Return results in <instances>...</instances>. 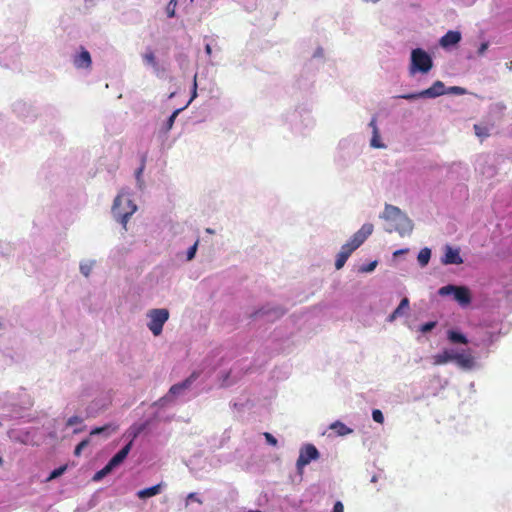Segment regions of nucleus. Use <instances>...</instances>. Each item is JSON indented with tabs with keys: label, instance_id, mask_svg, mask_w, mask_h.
<instances>
[{
	"label": "nucleus",
	"instance_id": "nucleus-5",
	"mask_svg": "<svg viewBox=\"0 0 512 512\" xmlns=\"http://www.w3.org/2000/svg\"><path fill=\"white\" fill-rule=\"evenodd\" d=\"M320 458V452L314 444L306 443L300 447L299 456L296 461V469L299 475H302L304 468L312 461Z\"/></svg>",
	"mask_w": 512,
	"mask_h": 512
},
{
	"label": "nucleus",
	"instance_id": "nucleus-1",
	"mask_svg": "<svg viewBox=\"0 0 512 512\" xmlns=\"http://www.w3.org/2000/svg\"><path fill=\"white\" fill-rule=\"evenodd\" d=\"M373 229L374 227L372 224H364L356 233L353 234L347 243L342 245L335 261V268L337 270L341 269L345 265L350 255L372 234Z\"/></svg>",
	"mask_w": 512,
	"mask_h": 512
},
{
	"label": "nucleus",
	"instance_id": "nucleus-14",
	"mask_svg": "<svg viewBox=\"0 0 512 512\" xmlns=\"http://www.w3.org/2000/svg\"><path fill=\"white\" fill-rule=\"evenodd\" d=\"M461 41V33L459 31H448L444 36L441 37L439 43L441 47L447 48L458 44Z\"/></svg>",
	"mask_w": 512,
	"mask_h": 512
},
{
	"label": "nucleus",
	"instance_id": "nucleus-41",
	"mask_svg": "<svg viewBox=\"0 0 512 512\" xmlns=\"http://www.w3.org/2000/svg\"><path fill=\"white\" fill-rule=\"evenodd\" d=\"M178 111H175L168 119V127L171 128L176 118Z\"/></svg>",
	"mask_w": 512,
	"mask_h": 512
},
{
	"label": "nucleus",
	"instance_id": "nucleus-4",
	"mask_svg": "<svg viewBox=\"0 0 512 512\" xmlns=\"http://www.w3.org/2000/svg\"><path fill=\"white\" fill-rule=\"evenodd\" d=\"M136 205L125 194L119 193L114 199L112 213L116 220L126 229L129 217L136 211Z\"/></svg>",
	"mask_w": 512,
	"mask_h": 512
},
{
	"label": "nucleus",
	"instance_id": "nucleus-9",
	"mask_svg": "<svg viewBox=\"0 0 512 512\" xmlns=\"http://www.w3.org/2000/svg\"><path fill=\"white\" fill-rule=\"evenodd\" d=\"M445 93V85L442 81H436L434 84L421 92L417 93H409L397 96V98H402L406 100H415L418 98H435L441 96Z\"/></svg>",
	"mask_w": 512,
	"mask_h": 512
},
{
	"label": "nucleus",
	"instance_id": "nucleus-48",
	"mask_svg": "<svg viewBox=\"0 0 512 512\" xmlns=\"http://www.w3.org/2000/svg\"><path fill=\"white\" fill-rule=\"evenodd\" d=\"M0 464H2V458L0 457Z\"/></svg>",
	"mask_w": 512,
	"mask_h": 512
},
{
	"label": "nucleus",
	"instance_id": "nucleus-22",
	"mask_svg": "<svg viewBox=\"0 0 512 512\" xmlns=\"http://www.w3.org/2000/svg\"><path fill=\"white\" fill-rule=\"evenodd\" d=\"M431 258V250L429 248H423L420 250L417 260L420 266L424 267L429 263Z\"/></svg>",
	"mask_w": 512,
	"mask_h": 512
},
{
	"label": "nucleus",
	"instance_id": "nucleus-11",
	"mask_svg": "<svg viewBox=\"0 0 512 512\" xmlns=\"http://www.w3.org/2000/svg\"><path fill=\"white\" fill-rule=\"evenodd\" d=\"M442 263L445 265L455 264L460 265L463 263V259L460 256L459 249L452 248L451 246L445 247V254L442 258Z\"/></svg>",
	"mask_w": 512,
	"mask_h": 512
},
{
	"label": "nucleus",
	"instance_id": "nucleus-26",
	"mask_svg": "<svg viewBox=\"0 0 512 512\" xmlns=\"http://www.w3.org/2000/svg\"><path fill=\"white\" fill-rule=\"evenodd\" d=\"M89 445V439H84L82 440L76 447H75V450H74V455L75 456H80L81 453H82V450L84 448H86L87 446Z\"/></svg>",
	"mask_w": 512,
	"mask_h": 512
},
{
	"label": "nucleus",
	"instance_id": "nucleus-16",
	"mask_svg": "<svg viewBox=\"0 0 512 512\" xmlns=\"http://www.w3.org/2000/svg\"><path fill=\"white\" fill-rule=\"evenodd\" d=\"M454 354L455 352L453 350H444L443 352L433 356V363L434 365H443L450 361H454Z\"/></svg>",
	"mask_w": 512,
	"mask_h": 512
},
{
	"label": "nucleus",
	"instance_id": "nucleus-40",
	"mask_svg": "<svg viewBox=\"0 0 512 512\" xmlns=\"http://www.w3.org/2000/svg\"><path fill=\"white\" fill-rule=\"evenodd\" d=\"M144 167H145V157H143L142 159V164L141 166L138 168V170L136 171V177L137 179L140 178V175L142 174L143 170H144Z\"/></svg>",
	"mask_w": 512,
	"mask_h": 512
},
{
	"label": "nucleus",
	"instance_id": "nucleus-44",
	"mask_svg": "<svg viewBox=\"0 0 512 512\" xmlns=\"http://www.w3.org/2000/svg\"><path fill=\"white\" fill-rule=\"evenodd\" d=\"M205 51H206V53H207L208 55H211V53H212V49H211V46H210L209 44H207V45L205 46Z\"/></svg>",
	"mask_w": 512,
	"mask_h": 512
},
{
	"label": "nucleus",
	"instance_id": "nucleus-28",
	"mask_svg": "<svg viewBox=\"0 0 512 512\" xmlns=\"http://www.w3.org/2000/svg\"><path fill=\"white\" fill-rule=\"evenodd\" d=\"M372 418L377 423L382 424L384 422L383 413L379 409H374L372 411Z\"/></svg>",
	"mask_w": 512,
	"mask_h": 512
},
{
	"label": "nucleus",
	"instance_id": "nucleus-34",
	"mask_svg": "<svg viewBox=\"0 0 512 512\" xmlns=\"http://www.w3.org/2000/svg\"><path fill=\"white\" fill-rule=\"evenodd\" d=\"M82 423V419L79 416H72L67 420V426H73Z\"/></svg>",
	"mask_w": 512,
	"mask_h": 512
},
{
	"label": "nucleus",
	"instance_id": "nucleus-19",
	"mask_svg": "<svg viewBox=\"0 0 512 512\" xmlns=\"http://www.w3.org/2000/svg\"><path fill=\"white\" fill-rule=\"evenodd\" d=\"M160 490H161V484H157V485H154L152 487L145 488V489H142V490L138 491L137 492V496L140 499L149 498V497H152V496H155V495L159 494Z\"/></svg>",
	"mask_w": 512,
	"mask_h": 512
},
{
	"label": "nucleus",
	"instance_id": "nucleus-21",
	"mask_svg": "<svg viewBox=\"0 0 512 512\" xmlns=\"http://www.w3.org/2000/svg\"><path fill=\"white\" fill-rule=\"evenodd\" d=\"M447 337L451 343H460V344L468 343V339L466 338L465 335H463L460 332L454 331V330H449L447 333Z\"/></svg>",
	"mask_w": 512,
	"mask_h": 512
},
{
	"label": "nucleus",
	"instance_id": "nucleus-38",
	"mask_svg": "<svg viewBox=\"0 0 512 512\" xmlns=\"http://www.w3.org/2000/svg\"><path fill=\"white\" fill-rule=\"evenodd\" d=\"M333 512H344V506H343L342 502L337 501L334 504Z\"/></svg>",
	"mask_w": 512,
	"mask_h": 512
},
{
	"label": "nucleus",
	"instance_id": "nucleus-20",
	"mask_svg": "<svg viewBox=\"0 0 512 512\" xmlns=\"http://www.w3.org/2000/svg\"><path fill=\"white\" fill-rule=\"evenodd\" d=\"M143 61L145 64L150 65L155 72L159 71V65L156 60V56L154 52L151 49H148L143 55H142Z\"/></svg>",
	"mask_w": 512,
	"mask_h": 512
},
{
	"label": "nucleus",
	"instance_id": "nucleus-39",
	"mask_svg": "<svg viewBox=\"0 0 512 512\" xmlns=\"http://www.w3.org/2000/svg\"><path fill=\"white\" fill-rule=\"evenodd\" d=\"M197 96V82H196V75L194 76V81H193V90H192V96H191V99H190V102Z\"/></svg>",
	"mask_w": 512,
	"mask_h": 512
},
{
	"label": "nucleus",
	"instance_id": "nucleus-37",
	"mask_svg": "<svg viewBox=\"0 0 512 512\" xmlns=\"http://www.w3.org/2000/svg\"><path fill=\"white\" fill-rule=\"evenodd\" d=\"M488 47H489L488 42L481 43L480 47L478 48V55H480V56L484 55V53L486 52Z\"/></svg>",
	"mask_w": 512,
	"mask_h": 512
},
{
	"label": "nucleus",
	"instance_id": "nucleus-42",
	"mask_svg": "<svg viewBox=\"0 0 512 512\" xmlns=\"http://www.w3.org/2000/svg\"><path fill=\"white\" fill-rule=\"evenodd\" d=\"M407 251H408V249H400V250H397V251H395V252L393 253V256H394V257H397V256H399V255H402V254L406 253Z\"/></svg>",
	"mask_w": 512,
	"mask_h": 512
},
{
	"label": "nucleus",
	"instance_id": "nucleus-7",
	"mask_svg": "<svg viewBox=\"0 0 512 512\" xmlns=\"http://www.w3.org/2000/svg\"><path fill=\"white\" fill-rule=\"evenodd\" d=\"M433 66L431 57L427 52L420 48L412 50L411 53V67L410 72L413 74L416 71L421 73H428Z\"/></svg>",
	"mask_w": 512,
	"mask_h": 512
},
{
	"label": "nucleus",
	"instance_id": "nucleus-25",
	"mask_svg": "<svg viewBox=\"0 0 512 512\" xmlns=\"http://www.w3.org/2000/svg\"><path fill=\"white\" fill-rule=\"evenodd\" d=\"M371 146L374 148H382L384 145L380 142V135L378 128H375V131L373 133V137L371 139Z\"/></svg>",
	"mask_w": 512,
	"mask_h": 512
},
{
	"label": "nucleus",
	"instance_id": "nucleus-32",
	"mask_svg": "<svg viewBox=\"0 0 512 512\" xmlns=\"http://www.w3.org/2000/svg\"><path fill=\"white\" fill-rule=\"evenodd\" d=\"M377 266V261H373L369 263L368 265L360 267V272H372Z\"/></svg>",
	"mask_w": 512,
	"mask_h": 512
},
{
	"label": "nucleus",
	"instance_id": "nucleus-6",
	"mask_svg": "<svg viewBox=\"0 0 512 512\" xmlns=\"http://www.w3.org/2000/svg\"><path fill=\"white\" fill-rule=\"evenodd\" d=\"M149 322L147 324L149 330L154 336L162 333L164 324L169 319V311L165 308L151 309L147 312Z\"/></svg>",
	"mask_w": 512,
	"mask_h": 512
},
{
	"label": "nucleus",
	"instance_id": "nucleus-8",
	"mask_svg": "<svg viewBox=\"0 0 512 512\" xmlns=\"http://www.w3.org/2000/svg\"><path fill=\"white\" fill-rule=\"evenodd\" d=\"M440 296L453 294L454 299L461 305L467 306L471 303V293L466 286L446 285L438 290Z\"/></svg>",
	"mask_w": 512,
	"mask_h": 512
},
{
	"label": "nucleus",
	"instance_id": "nucleus-33",
	"mask_svg": "<svg viewBox=\"0 0 512 512\" xmlns=\"http://www.w3.org/2000/svg\"><path fill=\"white\" fill-rule=\"evenodd\" d=\"M264 437L267 441L268 444L272 445V446H276L277 445V439L270 433L266 432L264 433Z\"/></svg>",
	"mask_w": 512,
	"mask_h": 512
},
{
	"label": "nucleus",
	"instance_id": "nucleus-24",
	"mask_svg": "<svg viewBox=\"0 0 512 512\" xmlns=\"http://www.w3.org/2000/svg\"><path fill=\"white\" fill-rule=\"evenodd\" d=\"M474 131L479 138H487L490 135L489 129L479 124L474 125Z\"/></svg>",
	"mask_w": 512,
	"mask_h": 512
},
{
	"label": "nucleus",
	"instance_id": "nucleus-15",
	"mask_svg": "<svg viewBox=\"0 0 512 512\" xmlns=\"http://www.w3.org/2000/svg\"><path fill=\"white\" fill-rule=\"evenodd\" d=\"M92 64L90 53L82 48L79 55L74 58V65L77 68H89Z\"/></svg>",
	"mask_w": 512,
	"mask_h": 512
},
{
	"label": "nucleus",
	"instance_id": "nucleus-29",
	"mask_svg": "<svg viewBox=\"0 0 512 512\" xmlns=\"http://www.w3.org/2000/svg\"><path fill=\"white\" fill-rule=\"evenodd\" d=\"M435 326H436L435 321L427 322V323H424L423 325H421L420 331L422 333H427V332H430L432 329H434Z\"/></svg>",
	"mask_w": 512,
	"mask_h": 512
},
{
	"label": "nucleus",
	"instance_id": "nucleus-10",
	"mask_svg": "<svg viewBox=\"0 0 512 512\" xmlns=\"http://www.w3.org/2000/svg\"><path fill=\"white\" fill-rule=\"evenodd\" d=\"M454 362L463 369H471L475 364V359L469 351L455 352Z\"/></svg>",
	"mask_w": 512,
	"mask_h": 512
},
{
	"label": "nucleus",
	"instance_id": "nucleus-43",
	"mask_svg": "<svg viewBox=\"0 0 512 512\" xmlns=\"http://www.w3.org/2000/svg\"><path fill=\"white\" fill-rule=\"evenodd\" d=\"M369 125L372 127L373 129V132L375 131V128H377V125H376V118L373 117L372 120L370 121Z\"/></svg>",
	"mask_w": 512,
	"mask_h": 512
},
{
	"label": "nucleus",
	"instance_id": "nucleus-3",
	"mask_svg": "<svg viewBox=\"0 0 512 512\" xmlns=\"http://www.w3.org/2000/svg\"><path fill=\"white\" fill-rule=\"evenodd\" d=\"M136 205L125 194L119 193L114 199L112 213L116 220L126 229L129 217L136 211Z\"/></svg>",
	"mask_w": 512,
	"mask_h": 512
},
{
	"label": "nucleus",
	"instance_id": "nucleus-35",
	"mask_svg": "<svg viewBox=\"0 0 512 512\" xmlns=\"http://www.w3.org/2000/svg\"><path fill=\"white\" fill-rule=\"evenodd\" d=\"M198 243L196 242L193 246H191L187 251V259L191 260L194 258Z\"/></svg>",
	"mask_w": 512,
	"mask_h": 512
},
{
	"label": "nucleus",
	"instance_id": "nucleus-13",
	"mask_svg": "<svg viewBox=\"0 0 512 512\" xmlns=\"http://www.w3.org/2000/svg\"><path fill=\"white\" fill-rule=\"evenodd\" d=\"M132 447V441L127 443L120 451H118L107 463L112 469L119 466L128 456Z\"/></svg>",
	"mask_w": 512,
	"mask_h": 512
},
{
	"label": "nucleus",
	"instance_id": "nucleus-45",
	"mask_svg": "<svg viewBox=\"0 0 512 512\" xmlns=\"http://www.w3.org/2000/svg\"><path fill=\"white\" fill-rule=\"evenodd\" d=\"M451 89L455 92H462V89L460 87H452Z\"/></svg>",
	"mask_w": 512,
	"mask_h": 512
},
{
	"label": "nucleus",
	"instance_id": "nucleus-23",
	"mask_svg": "<svg viewBox=\"0 0 512 512\" xmlns=\"http://www.w3.org/2000/svg\"><path fill=\"white\" fill-rule=\"evenodd\" d=\"M112 468L106 464L101 470H99L98 472L95 473V475L93 476V480L94 481H100L101 479H103L106 475H108L109 473L112 472Z\"/></svg>",
	"mask_w": 512,
	"mask_h": 512
},
{
	"label": "nucleus",
	"instance_id": "nucleus-27",
	"mask_svg": "<svg viewBox=\"0 0 512 512\" xmlns=\"http://www.w3.org/2000/svg\"><path fill=\"white\" fill-rule=\"evenodd\" d=\"M66 468H67V466H66V465H64V466H61V467H59V468H57V469L53 470V471L51 472V474H50V476H49L48 480H52V479H55V478H57V477L61 476V475L65 472Z\"/></svg>",
	"mask_w": 512,
	"mask_h": 512
},
{
	"label": "nucleus",
	"instance_id": "nucleus-17",
	"mask_svg": "<svg viewBox=\"0 0 512 512\" xmlns=\"http://www.w3.org/2000/svg\"><path fill=\"white\" fill-rule=\"evenodd\" d=\"M409 299L404 297L398 307L389 315L388 321L393 322L396 318L402 316L406 310L409 309Z\"/></svg>",
	"mask_w": 512,
	"mask_h": 512
},
{
	"label": "nucleus",
	"instance_id": "nucleus-36",
	"mask_svg": "<svg viewBox=\"0 0 512 512\" xmlns=\"http://www.w3.org/2000/svg\"><path fill=\"white\" fill-rule=\"evenodd\" d=\"M110 428V425H106L103 427H96L93 430H91L90 435H98L103 433L104 431L108 430Z\"/></svg>",
	"mask_w": 512,
	"mask_h": 512
},
{
	"label": "nucleus",
	"instance_id": "nucleus-47",
	"mask_svg": "<svg viewBox=\"0 0 512 512\" xmlns=\"http://www.w3.org/2000/svg\"><path fill=\"white\" fill-rule=\"evenodd\" d=\"M507 67H508L509 69H512V61H511L509 64H507Z\"/></svg>",
	"mask_w": 512,
	"mask_h": 512
},
{
	"label": "nucleus",
	"instance_id": "nucleus-31",
	"mask_svg": "<svg viewBox=\"0 0 512 512\" xmlns=\"http://www.w3.org/2000/svg\"><path fill=\"white\" fill-rule=\"evenodd\" d=\"M91 270H92V264L91 263H83V264L80 265V271L86 277L89 276Z\"/></svg>",
	"mask_w": 512,
	"mask_h": 512
},
{
	"label": "nucleus",
	"instance_id": "nucleus-30",
	"mask_svg": "<svg viewBox=\"0 0 512 512\" xmlns=\"http://www.w3.org/2000/svg\"><path fill=\"white\" fill-rule=\"evenodd\" d=\"M177 4V0H170L168 6H167V15L168 17H174L175 16V6Z\"/></svg>",
	"mask_w": 512,
	"mask_h": 512
},
{
	"label": "nucleus",
	"instance_id": "nucleus-2",
	"mask_svg": "<svg viewBox=\"0 0 512 512\" xmlns=\"http://www.w3.org/2000/svg\"><path fill=\"white\" fill-rule=\"evenodd\" d=\"M381 218L389 223L386 230L390 233L395 231L404 236L413 229L411 220L396 206L386 204Z\"/></svg>",
	"mask_w": 512,
	"mask_h": 512
},
{
	"label": "nucleus",
	"instance_id": "nucleus-18",
	"mask_svg": "<svg viewBox=\"0 0 512 512\" xmlns=\"http://www.w3.org/2000/svg\"><path fill=\"white\" fill-rule=\"evenodd\" d=\"M331 430L335 431V433L338 436H345L348 434H351L353 430L349 427H347L343 422L341 421H335L333 422L330 427Z\"/></svg>",
	"mask_w": 512,
	"mask_h": 512
},
{
	"label": "nucleus",
	"instance_id": "nucleus-46",
	"mask_svg": "<svg viewBox=\"0 0 512 512\" xmlns=\"http://www.w3.org/2000/svg\"><path fill=\"white\" fill-rule=\"evenodd\" d=\"M82 430H83V429H75V430H74V433H75V434H77V433L81 432Z\"/></svg>",
	"mask_w": 512,
	"mask_h": 512
},
{
	"label": "nucleus",
	"instance_id": "nucleus-12",
	"mask_svg": "<svg viewBox=\"0 0 512 512\" xmlns=\"http://www.w3.org/2000/svg\"><path fill=\"white\" fill-rule=\"evenodd\" d=\"M198 377H199V373L193 372L184 381L172 385L169 389V393L174 396L181 394L184 390L188 389Z\"/></svg>",
	"mask_w": 512,
	"mask_h": 512
}]
</instances>
